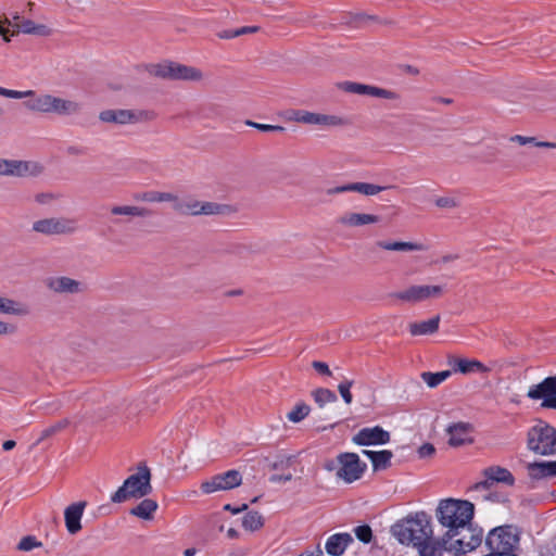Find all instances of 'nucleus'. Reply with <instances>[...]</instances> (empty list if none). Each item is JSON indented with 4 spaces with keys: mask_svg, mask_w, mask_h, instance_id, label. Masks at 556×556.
Wrapping results in <instances>:
<instances>
[{
    "mask_svg": "<svg viewBox=\"0 0 556 556\" xmlns=\"http://www.w3.org/2000/svg\"><path fill=\"white\" fill-rule=\"evenodd\" d=\"M391 533L401 544L417 548L420 556H442L446 548L445 539L433 538L431 518L425 511L399 520Z\"/></svg>",
    "mask_w": 556,
    "mask_h": 556,
    "instance_id": "nucleus-1",
    "label": "nucleus"
},
{
    "mask_svg": "<svg viewBox=\"0 0 556 556\" xmlns=\"http://www.w3.org/2000/svg\"><path fill=\"white\" fill-rule=\"evenodd\" d=\"M475 506L472 503L463 500H442L435 510L439 522L447 529L441 539L446 544L458 535L464 526L469 525L473 518Z\"/></svg>",
    "mask_w": 556,
    "mask_h": 556,
    "instance_id": "nucleus-2",
    "label": "nucleus"
},
{
    "mask_svg": "<svg viewBox=\"0 0 556 556\" xmlns=\"http://www.w3.org/2000/svg\"><path fill=\"white\" fill-rule=\"evenodd\" d=\"M152 492L151 471L147 465L141 464L138 471L129 476L112 495L113 503H123L129 498H141Z\"/></svg>",
    "mask_w": 556,
    "mask_h": 556,
    "instance_id": "nucleus-3",
    "label": "nucleus"
},
{
    "mask_svg": "<svg viewBox=\"0 0 556 556\" xmlns=\"http://www.w3.org/2000/svg\"><path fill=\"white\" fill-rule=\"evenodd\" d=\"M175 212L182 216H229L236 213V208L230 204L199 201L192 197L177 198Z\"/></svg>",
    "mask_w": 556,
    "mask_h": 556,
    "instance_id": "nucleus-4",
    "label": "nucleus"
},
{
    "mask_svg": "<svg viewBox=\"0 0 556 556\" xmlns=\"http://www.w3.org/2000/svg\"><path fill=\"white\" fill-rule=\"evenodd\" d=\"M146 71L151 76L165 80L199 81L203 77L200 70L172 61L148 64Z\"/></svg>",
    "mask_w": 556,
    "mask_h": 556,
    "instance_id": "nucleus-5",
    "label": "nucleus"
},
{
    "mask_svg": "<svg viewBox=\"0 0 556 556\" xmlns=\"http://www.w3.org/2000/svg\"><path fill=\"white\" fill-rule=\"evenodd\" d=\"M527 446L539 455H556V428L546 422L533 426L527 434Z\"/></svg>",
    "mask_w": 556,
    "mask_h": 556,
    "instance_id": "nucleus-6",
    "label": "nucleus"
},
{
    "mask_svg": "<svg viewBox=\"0 0 556 556\" xmlns=\"http://www.w3.org/2000/svg\"><path fill=\"white\" fill-rule=\"evenodd\" d=\"M519 534L518 529L514 526H500L488 533L485 545L492 553L515 554L520 541Z\"/></svg>",
    "mask_w": 556,
    "mask_h": 556,
    "instance_id": "nucleus-7",
    "label": "nucleus"
},
{
    "mask_svg": "<svg viewBox=\"0 0 556 556\" xmlns=\"http://www.w3.org/2000/svg\"><path fill=\"white\" fill-rule=\"evenodd\" d=\"M444 293V287L439 285H412L395 292L392 296L403 303L417 304L431 299H439Z\"/></svg>",
    "mask_w": 556,
    "mask_h": 556,
    "instance_id": "nucleus-8",
    "label": "nucleus"
},
{
    "mask_svg": "<svg viewBox=\"0 0 556 556\" xmlns=\"http://www.w3.org/2000/svg\"><path fill=\"white\" fill-rule=\"evenodd\" d=\"M156 114L153 111H132L126 109L103 110L99 113V119L102 123L127 125L139 122L153 121Z\"/></svg>",
    "mask_w": 556,
    "mask_h": 556,
    "instance_id": "nucleus-9",
    "label": "nucleus"
},
{
    "mask_svg": "<svg viewBox=\"0 0 556 556\" xmlns=\"http://www.w3.org/2000/svg\"><path fill=\"white\" fill-rule=\"evenodd\" d=\"M31 229L45 236L72 235L78 230V224L75 218L49 217L34 222Z\"/></svg>",
    "mask_w": 556,
    "mask_h": 556,
    "instance_id": "nucleus-10",
    "label": "nucleus"
},
{
    "mask_svg": "<svg viewBox=\"0 0 556 556\" xmlns=\"http://www.w3.org/2000/svg\"><path fill=\"white\" fill-rule=\"evenodd\" d=\"M43 170V165L37 161L0 159V176L38 177Z\"/></svg>",
    "mask_w": 556,
    "mask_h": 556,
    "instance_id": "nucleus-11",
    "label": "nucleus"
},
{
    "mask_svg": "<svg viewBox=\"0 0 556 556\" xmlns=\"http://www.w3.org/2000/svg\"><path fill=\"white\" fill-rule=\"evenodd\" d=\"M483 538L482 529H476L469 525L464 526L458 535L446 544L445 551H455L456 553H467L478 547Z\"/></svg>",
    "mask_w": 556,
    "mask_h": 556,
    "instance_id": "nucleus-12",
    "label": "nucleus"
},
{
    "mask_svg": "<svg viewBox=\"0 0 556 556\" xmlns=\"http://www.w3.org/2000/svg\"><path fill=\"white\" fill-rule=\"evenodd\" d=\"M340 468L337 476L348 483L358 480L365 472L367 465L356 453H341L337 457Z\"/></svg>",
    "mask_w": 556,
    "mask_h": 556,
    "instance_id": "nucleus-13",
    "label": "nucleus"
},
{
    "mask_svg": "<svg viewBox=\"0 0 556 556\" xmlns=\"http://www.w3.org/2000/svg\"><path fill=\"white\" fill-rule=\"evenodd\" d=\"M109 223L112 226L121 227L129 223L132 217H148L152 211L144 206L137 205H118L114 204L109 206Z\"/></svg>",
    "mask_w": 556,
    "mask_h": 556,
    "instance_id": "nucleus-14",
    "label": "nucleus"
},
{
    "mask_svg": "<svg viewBox=\"0 0 556 556\" xmlns=\"http://www.w3.org/2000/svg\"><path fill=\"white\" fill-rule=\"evenodd\" d=\"M292 119L308 125H321L326 127H343L350 125L346 117L333 114H321L308 111H294Z\"/></svg>",
    "mask_w": 556,
    "mask_h": 556,
    "instance_id": "nucleus-15",
    "label": "nucleus"
},
{
    "mask_svg": "<svg viewBox=\"0 0 556 556\" xmlns=\"http://www.w3.org/2000/svg\"><path fill=\"white\" fill-rule=\"evenodd\" d=\"M242 483L241 473L231 469L226 472L215 475L211 479L201 483V491L205 494H211L217 491H227L239 486Z\"/></svg>",
    "mask_w": 556,
    "mask_h": 556,
    "instance_id": "nucleus-16",
    "label": "nucleus"
},
{
    "mask_svg": "<svg viewBox=\"0 0 556 556\" xmlns=\"http://www.w3.org/2000/svg\"><path fill=\"white\" fill-rule=\"evenodd\" d=\"M527 396L531 400H542L543 408L556 409V376L545 378L529 388Z\"/></svg>",
    "mask_w": 556,
    "mask_h": 556,
    "instance_id": "nucleus-17",
    "label": "nucleus"
},
{
    "mask_svg": "<svg viewBox=\"0 0 556 556\" xmlns=\"http://www.w3.org/2000/svg\"><path fill=\"white\" fill-rule=\"evenodd\" d=\"M337 87L348 93L364 94L388 100H399L401 98L399 93L392 90L355 81H341L337 84Z\"/></svg>",
    "mask_w": 556,
    "mask_h": 556,
    "instance_id": "nucleus-18",
    "label": "nucleus"
},
{
    "mask_svg": "<svg viewBox=\"0 0 556 556\" xmlns=\"http://www.w3.org/2000/svg\"><path fill=\"white\" fill-rule=\"evenodd\" d=\"M391 188H394V186H379L375 184L357 181L329 188L326 190V194L334 195L345 192H357L367 197H372Z\"/></svg>",
    "mask_w": 556,
    "mask_h": 556,
    "instance_id": "nucleus-19",
    "label": "nucleus"
},
{
    "mask_svg": "<svg viewBox=\"0 0 556 556\" xmlns=\"http://www.w3.org/2000/svg\"><path fill=\"white\" fill-rule=\"evenodd\" d=\"M352 441L362 446L386 444L390 441V433L380 426L367 427L361 429Z\"/></svg>",
    "mask_w": 556,
    "mask_h": 556,
    "instance_id": "nucleus-20",
    "label": "nucleus"
},
{
    "mask_svg": "<svg viewBox=\"0 0 556 556\" xmlns=\"http://www.w3.org/2000/svg\"><path fill=\"white\" fill-rule=\"evenodd\" d=\"M485 480L475 485L476 490H489L495 482H503L508 485H513L515 478L511 472L503 467L493 466L484 470Z\"/></svg>",
    "mask_w": 556,
    "mask_h": 556,
    "instance_id": "nucleus-21",
    "label": "nucleus"
},
{
    "mask_svg": "<svg viewBox=\"0 0 556 556\" xmlns=\"http://www.w3.org/2000/svg\"><path fill=\"white\" fill-rule=\"evenodd\" d=\"M46 286L49 290L61 294H76L85 290V286L81 281L66 276L50 277L46 280Z\"/></svg>",
    "mask_w": 556,
    "mask_h": 556,
    "instance_id": "nucleus-22",
    "label": "nucleus"
},
{
    "mask_svg": "<svg viewBox=\"0 0 556 556\" xmlns=\"http://www.w3.org/2000/svg\"><path fill=\"white\" fill-rule=\"evenodd\" d=\"M87 506L86 501L75 502L68 505L64 510L65 527L71 534H76L81 530V517Z\"/></svg>",
    "mask_w": 556,
    "mask_h": 556,
    "instance_id": "nucleus-23",
    "label": "nucleus"
},
{
    "mask_svg": "<svg viewBox=\"0 0 556 556\" xmlns=\"http://www.w3.org/2000/svg\"><path fill=\"white\" fill-rule=\"evenodd\" d=\"M83 111V104L75 100L64 99L52 94L50 114L59 116H75Z\"/></svg>",
    "mask_w": 556,
    "mask_h": 556,
    "instance_id": "nucleus-24",
    "label": "nucleus"
},
{
    "mask_svg": "<svg viewBox=\"0 0 556 556\" xmlns=\"http://www.w3.org/2000/svg\"><path fill=\"white\" fill-rule=\"evenodd\" d=\"M381 220L379 215L367 213L348 212L338 218V224L343 227L356 228L371 224H378Z\"/></svg>",
    "mask_w": 556,
    "mask_h": 556,
    "instance_id": "nucleus-25",
    "label": "nucleus"
},
{
    "mask_svg": "<svg viewBox=\"0 0 556 556\" xmlns=\"http://www.w3.org/2000/svg\"><path fill=\"white\" fill-rule=\"evenodd\" d=\"M446 431L450 435L448 444L451 446H462L472 442V439L469 437L472 426L468 422L453 424L447 427Z\"/></svg>",
    "mask_w": 556,
    "mask_h": 556,
    "instance_id": "nucleus-26",
    "label": "nucleus"
},
{
    "mask_svg": "<svg viewBox=\"0 0 556 556\" xmlns=\"http://www.w3.org/2000/svg\"><path fill=\"white\" fill-rule=\"evenodd\" d=\"M528 475L531 479L540 480L556 476V460L534 462L527 465Z\"/></svg>",
    "mask_w": 556,
    "mask_h": 556,
    "instance_id": "nucleus-27",
    "label": "nucleus"
},
{
    "mask_svg": "<svg viewBox=\"0 0 556 556\" xmlns=\"http://www.w3.org/2000/svg\"><path fill=\"white\" fill-rule=\"evenodd\" d=\"M353 542L349 533H337L331 535L326 542V551L331 556H341L348 545Z\"/></svg>",
    "mask_w": 556,
    "mask_h": 556,
    "instance_id": "nucleus-28",
    "label": "nucleus"
},
{
    "mask_svg": "<svg viewBox=\"0 0 556 556\" xmlns=\"http://www.w3.org/2000/svg\"><path fill=\"white\" fill-rule=\"evenodd\" d=\"M440 320V315H435L428 320L410 323L408 325L409 333L413 337L433 334L439 330Z\"/></svg>",
    "mask_w": 556,
    "mask_h": 556,
    "instance_id": "nucleus-29",
    "label": "nucleus"
},
{
    "mask_svg": "<svg viewBox=\"0 0 556 556\" xmlns=\"http://www.w3.org/2000/svg\"><path fill=\"white\" fill-rule=\"evenodd\" d=\"M30 308L27 304L15 301L10 298L0 296V314L13 316H27Z\"/></svg>",
    "mask_w": 556,
    "mask_h": 556,
    "instance_id": "nucleus-30",
    "label": "nucleus"
},
{
    "mask_svg": "<svg viewBox=\"0 0 556 556\" xmlns=\"http://www.w3.org/2000/svg\"><path fill=\"white\" fill-rule=\"evenodd\" d=\"M375 244L377 248L382 250L395 252H413L425 250V247L421 243L416 242L379 240L376 241Z\"/></svg>",
    "mask_w": 556,
    "mask_h": 556,
    "instance_id": "nucleus-31",
    "label": "nucleus"
},
{
    "mask_svg": "<svg viewBox=\"0 0 556 556\" xmlns=\"http://www.w3.org/2000/svg\"><path fill=\"white\" fill-rule=\"evenodd\" d=\"M450 364L453 366L454 371L462 374H470L473 371L488 372L490 370L484 364L477 359L454 358Z\"/></svg>",
    "mask_w": 556,
    "mask_h": 556,
    "instance_id": "nucleus-32",
    "label": "nucleus"
},
{
    "mask_svg": "<svg viewBox=\"0 0 556 556\" xmlns=\"http://www.w3.org/2000/svg\"><path fill=\"white\" fill-rule=\"evenodd\" d=\"M15 27L17 28V30H14L12 35H15L16 33L21 31L23 34L48 37L52 34V29L49 28L47 25L36 24L30 20H23L20 23H16Z\"/></svg>",
    "mask_w": 556,
    "mask_h": 556,
    "instance_id": "nucleus-33",
    "label": "nucleus"
},
{
    "mask_svg": "<svg viewBox=\"0 0 556 556\" xmlns=\"http://www.w3.org/2000/svg\"><path fill=\"white\" fill-rule=\"evenodd\" d=\"M29 98V96L27 97ZM31 99L24 102L26 109L33 112H38L42 114H50V104L52 94L42 93L36 94L34 91V96H30Z\"/></svg>",
    "mask_w": 556,
    "mask_h": 556,
    "instance_id": "nucleus-34",
    "label": "nucleus"
},
{
    "mask_svg": "<svg viewBox=\"0 0 556 556\" xmlns=\"http://www.w3.org/2000/svg\"><path fill=\"white\" fill-rule=\"evenodd\" d=\"M159 505L152 498H144L129 510V514L143 520H152Z\"/></svg>",
    "mask_w": 556,
    "mask_h": 556,
    "instance_id": "nucleus-35",
    "label": "nucleus"
},
{
    "mask_svg": "<svg viewBox=\"0 0 556 556\" xmlns=\"http://www.w3.org/2000/svg\"><path fill=\"white\" fill-rule=\"evenodd\" d=\"M137 200L143 202H170L172 208L175 211V205L177 202L178 195L172 192H160V191H147L135 197Z\"/></svg>",
    "mask_w": 556,
    "mask_h": 556,
    "instance_id": "nucleus-36",
    "label": "nucleus"
},
{
    "mask_svg": "<svg viewBox=\"0 0 556 556\" xmlns=\"http://www.w3.org/2000/svg\"><path fill=\"white\" fill-rule=\"evenodd\" d=\"M70 425H71L70 419L64 418V419H61V420L54 422L53 425L45 428L41 431L40 437L37 440V443H40L41 441H43L46 439L56 435L58 433L63 431L65 428H67Z\"/></svg>",
    "mask_w": 556,
    "mask_h": 556,
    "instance_id": "nucleus-37",
    "label": "nucleus"
},
{
    "mask_svg": "<svg viewBox=\"0 0 556 556\" xmlns=\"http://www.w3.org/2000/svg\"><path fill=\"white\" fill-rule=\"evenodd\" d=\"M264 525V519L258 511H249L242 518V527L248 531H256Z\"/></svg>",
    "mask_w": 556,
    "mask_h": 556,
    "instance_id": "nucleus-38",
    "label": "nucleus"
},
{
    "mask_svg": "<svg viewBox=\"0 0 556 556\" xmlns=\"http://www.w3.org/2000/svg\"><path fill=\"white\" fill-rule=\"evenodd\" d=\"M450 370H443L439 372H422L421 378L429 388H435L451 376Z\"/></svg>",
    "mask_w": 556,
    "mask_h": 556,
    "instance_id": "nucleus-39",
    "label": "nucleus"
},
{
    "mask_svg": "<svg viewBox=\"0 0 556 556\" xmlns=\"http://www.w3.org/2000/svg\"><path fill=\"white\" fill-rule=\"evenodd\" d=\"M315 402L323 407L327 403L337 401V395L333 391L325 388H318L312 392Z\"/></svg>",
    "mask_w": 556,
    "mask_h": 556,
    "instance_id": "nucleus-40",
    "label": "nucleus"
},
{
    "mask_svg": "<svg viewBox=\"0 0 556 556\" xmlns=\"http://www.w3.org/2000/svg\"><path fill=\"white\" fill-rule=\"evenodd\" d=\"M311 408L305 403H298L288 414L287 418L291 422H300L308 416Z\"/></svg>",
    "mask_w": 556,
    "mask_h": 556,
    "instance_id": "nucleus-41",
    "label": "nucleus"
},
{
    "mask_svg": "<svg viewBox=\"0 0 556 556\" xmlns=\"http://www.w3.org/2000/svg\"><path fill=\"white\" fill-rule=\"evenodd\" d=\"M392 456L393 454L391 451H378V454L372 463L374 470H381L390 467Z\"/></svg>",
    "mask_w": 556,
    "mask_h": 556,
    "instance_id": "nucleus-42",
    "label": "nucleus"
},
{
    "mask_svg": "<svg viewBox=\"0 0 556 556\" xmlns=\"http://www.w3.org/2000/svg\"><path fill=\"white\" fill-rule=\"evenodd\" d=\"M510 141L517 142L521 146L528 144V143H534L535 147L540 148H556V143L554 142H547V141H536L534 137H525L520 135L513 136L510 138Z\"/></svg>",
    "mask_w": 556,
    "mask_h": 556,
    "instance_id": "nucleus-43",
    "label": "nucleus"
},
{
    "mask_svg": "<svg viewBox=\"0 0 556 556\" xmlns=\"http://www.w3.org/2000/svg\"><path fill=\"white\" fill-rule=\"evenodd\" d=\"M23 20L24 18H22L20 16L18 12H14V13H11V20L9 17H5L3 22L0 21V36H2L5 41H9L10 40L8 38L9 29L4 27V24L13 25V27H15V24L20 23Z\"/></svg>",
    "mask_w": 556,
    "mask_h": 556,
    "instance_id": "nucleus-44",
    "label": "nucleus"
},
{
    "mask_svg": "<svg viewBox=\"0 0 556 556\" xmlns=\"http://www.w3.org/2000/svg\"><path fill=\"white\" fill-rule=\"evenodd\" d=\"M42 544L35 536H24L17 544V549L22 552H29L36 547H40Z\"/></svg>",
    "mask_w": 556,
    "mask_h": 556,
    "instance_id": "nucleus-45",
    "label": "nucleus"
},
{
    "mask_svg": "<svg viewBox=\"0 0 556 556\" xmlns=\"http://www.w3.org/2000/svg\"><path fill=\"white\" fill-rule=\"evenodd\" d=\"M353 383V380L345 379L338 386V391L346 404H351L353 401V396L351 393V388Z\"/></svg>",
    "mask_w": 556,
    "mask_h": 556,
    "instance_id": "nucleus-46",
    "label": "nucleus"
},
{
    "mask_svg": "<svg viewBox=\"0 0 556 556\" xmlns=\"http://www.w3.org/2000/svg\"><path fill=\"white\" fill-rule=\"evenodd\" d=\"M356 538L363 543H369L372 539L371 528L367 525L358 526L354 529Z\"/></svg>",
    "mask_w": 556,
    "mask_h": 556,
    "instance_id": "nucleus-47",
    "label": "nucleus"
},
{
    "mask_svg": "<svg viewBox=\"0 0 556 556\" xmlns=\"http://www.w3.org/2000/svg\"><path fill=\"white\" fill-rule=\"evenodd\" d=\"M0 96L11 98V99H24L28 96H34L33 90H26V91H17V90H11L5 89L3 87H0Z\"/></svg>",
    "mask_w": 556,
    "mask_h": 556,
    "instance_id": "nucleus-48",
    "label": "nucleus"
},
{
    "mask_svg": "<svg viewBox=\"0 0 556 556\" xmlns=\"http://www.w3.org/2000/svg\"><path fill=\"white\" fill-rule=\"evenodd\" d=\"M434 203L440 208H455L459 205L458 200L454 197H439Z\"/></svg>",
    "mask_w": 556,
    "mask_h": 556,
    "instance_id": "nucleus-49",
    "label": "nucleus"
},
{
    "mask_svg": "<svg viewBox=\"0 0 556 556\" xmlns=\"http://www.w3.org/2000/svg\"><path fill=\"white\" fill-rule=\"evenodd\" d=\"M257 30H258L257 26H244V27L238 28L235 31L226 33L224 37L225 38H235V37H238V36H241V35L256 33Z\"/></svg>",
    "mask_w": 556,
    "mask_h": 556,
    "instance_id": "nucleus-50",
    "label": "nucleus"
},
{
    "mask_svg": "<svg viewBox=\"0 0 556 556\" xmlns=\"http://www.w3.org/2000/svg\"><path fill=\"white\" fill-rule=\"evenodd\" d=\"M435 453V448L431 443H425L418 448L420 458L430 457Z\"/></svg>",
    "mask_w": 556,
    "mask_h": 556,
    "instance_id": "nucleus-51",
    "label": "nucleus"
},
{
    "mask_svg": "<svg viewBox=\"0 0 556 556\" xmlns=\"http://www.w3.org/2000/svg\"><path fill=\"white\" fill-rule=\"evenodd\" d=\"M312 366L320 375H326V376H330L331 375L329 366L326 363H324V362L315 361V362H313Z\"/></svg>",
    "mask_w": 556,
    "mask_h": 556,
    "instance_id": "nucleus-52",
    "label": "nucleus"
},
{
    "mask_svg": "<svg viewBox=\"0 0 556 556\" xmlns=\"http://www.w3.org/2000/svg\"><path fill=\"white\" fill-rule=\"evenodd\" d=\"M15 332L16 327L14 325L0 320V336L13 334Z\"/></svg>",
    "mask_w": 556,
    "mask_h": 556,
    "instance_id": "nucleus-53",
    "label": "nucleus"
},
{
    "mask_svg": "<svg viewBox=\"0 0 556 556\" xmlns=\"http://www.w3.org/2000/svg\"><path fill=\"white\" fill-rule=\"evenodd\" d=\"M198 113L202 116V117H210L213 113H216V108L215 105H202L198 109Z\"/></svg>",
    "mask_w": 556,
    "mask_h": 556,
    "instance_id": "nucleus-54",
    "label": "nucleus"
},
{
    "mask_svg": "<svg viewBox=\"0 0 556 556\" xmlns=\"http://www.w3.org/2000/svg\"><path fill=\"white\" fill-rule=\"evenodd\" d=\"M245 125H248L250 127H253V128H256V129H258L261 131H270L271 129H274L273 125L260 124V123L252 122V121H247Z\"/></svg>",
    "mask_w": 556,
    "mask_h": 556,
    "instance_id": "nucleus-55",
    "label": "nucleus"
},
{
    "mask_svg": "<svg viewBox=\"0 0 556 556\" xmlns=\"http://www.w3.org/2000/svg\"><path fill=\"white\" fill-rule=\"evenodd\" d=\"M52 199H53V195L50 193H39L36 195V201L41 204L48 203Z\"/></svg>",
    "mask_w": 556,
    "mask_h": 556,
    "instance_id": "nucleus-56",
    "label": "nucleus"
},
{
    "mask_svg": "<svg viewBox=\"0 0 556 556\" xmlns=\"http://www.w3.org/2000/svg\"><path fill=\"white\" fill-rule=\"evenodd\" d=\"M224 508H225V510H229L232 514H238L240 511H243V510L248 509V505L243 504L241 507L235 508L230 504H227Z\"/></svg>",
    "mask_w": 556,
    "mask_h": 556,
    "instance_id": "nucleus-57",
    "label": "nucleus"
},
{
    "mask_svg": "<svg viewBox=\"0 0 556 556\" xmlns=\"http://www.w3.org/2000/svg\"><path fill=\"white\" fill-rule=\"evenodd\" d=\"M15 445H16L15 441L8 440V441L3 442L2 447L4 451H11L12 448H14Z\"/></svg>",
    "mask_w": 556,
    "mask_h": 556,
    "instance_id": "nucleus-58",
    "label": "nucleus"
},
{
    "mask_svg": "<svg viewBox=\"0 0 556 556\" xmlns=\"http://www.w3.org/2000/svg\"><path fill=\"white\" fill-rule=\"evenodd\" d=\"M363 454H364L365 456H367V457L371 460V463H374V459L376 458V456H377L378 452H376V451H370V450H364V451H363Z\"/></svg>",
    "mask_w": 556,
    "mask_h": 556,
    "instance_id": "nucleus-59",
    "label": "nucleus"
},
{
    "mask_svg": "<svg viewBox=\"0 0 556 556\" xmlns=\"http://www.w3.org/2000/svg\"><path fill=\"white\" fill-rule=\"evenodd\" d=\"M292 476L291 475H288V476H273L271 477V481H289L291 480Z\"/></svg>",
    "mask_w": 556,
    "mask_h": 556,
    "instance_id": "nucleus-60",
    "label": "nucleus"
},
{
    "mask_svg": "<svg viewBox=\"0 0 556 556\" xmlns=\"http://www.w3.org/2000/svg\"><path fill=\"white\" fill-rule=\"evenodd\" d=\"M227 536L229 539H237V538H239V532L233 528H229L227 531Z\"/></svg>",
    "mask_w": 556,
    "mask_h": 556,
    "instance_id": "nucleus-61",
    "label": "nucleus"
},
{
    "mask_svg": "<svg viewBox=\"0 0 556 556\" xmlns=\"http://www.w3.org/2000/svg\"><path fill=\"white\" fill-rule=\"evenodd\" d=\"M484 556H517L516 554H506V553H492V552H489L486 555Z\"/></svg>",
    "mask_w": 556,
    "mask_h": 556,
    "instance_id": "nucleus-62",
    "label": "nucleus"
},
{
    "mask_svg": "<svg viewBox=\"0 0 556 556\" xmlns=\"http://www.w3.org/2000/svg\"><path fill=\"white\" fill-rule=\"evenodd\" d=\"M195 553H197V549H195V548H193V547H191V548H187V549H185L184 555H185V556H194V555H195Z\"/></svg>",
    "mask_w": 556,
    "mask_h": 556,
    "instance_id": "nucleus-63",
    "label": "nucleus"
},
{
    "mask_svg": "<svg viewBox=\"0 0 556 556\" xmlns=\"http://www.w3.org/2000/svg\"><path fill=\"white\" fill-rule=\"evenodd\" d=\"M456 258H457V256H456V255H452V254H450V255H445V256H443V257H442V261H443L444 263H447V262H452V261H454V260H456Z\"/></svg>",
    "mask_w": 556,
    "mask_h": 556,
    "instance_id": "nucleus-64",
    "label": "nucleus"
}]
</instances>
